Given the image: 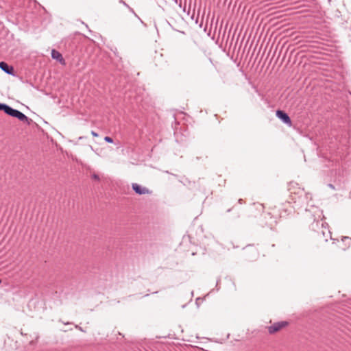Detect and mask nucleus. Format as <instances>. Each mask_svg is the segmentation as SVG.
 Returning <instances> with one entry per match:
<instances>
[{
    "instance_id": "obj_1",
    "label": "nucleus",
    "mask_w": 351,
    "mask_h": 351,
    "mask_svg": "<svg viewBox=\"0 0 351 351\" xmlns=\"http://www.w3.org/2000/svg\"><path fill=\"white\" fill-rule=\"evenodd\" d=\"M8 115L17 118L21 121L26 123L28 125L30 123L31 119L18 110L12 108Z\"/></svg>"
},
{
    "instance_id": "obj_2",
    "label": "nucleus",
    "mask_w": 351,
    "mask_h": 351,
    "mask_svg": "<svg viewBox=\"0 0 351 351\" xmlns=\"http://www.w3.org/2000/svg\"><path fill=\"white\" fill-rule=\"evenodd\" d=\"M8 115L17 118L21 121L26 123L28 125L30 123L31 119L18 110L12 108Z\"/></svg>"
},
{
    "instance_id": "obj_3",
    "label": "nucleus",
    "mask_w": 351,
    "mask_h": 351,
    "mask_svg": "<svg viewBox=\"0 0 351 351\" xmlns=\"http://www.w3.org/2000/svg\"><path fill=\"white\" fill-rule=\"evenodd\" d=\"M288 323L285 321L279 322L274 324L273 325L268 327V331L270 334H274L279 331L282 328L287 326Z\"/></svg>"
},
{
    "instance_id": "obj_4",
    "label": "nucleus",
    "mask_w": 351,
    "mask_h": 351,
    "mask_svg": "<svg viewBox=\"0 0 351 351\" xmlns=\"http://www.w3.org/2000/svg\"><path fill=\"white\" fill-rule=\"evenodd\" d=\"M276 116L278 118H279L283 123L287 124V125H291V120L289 115L285 113V112L282 110H277L276 111Z\"/></svg>"
},
{
    "instance_id": "obj_5",
    "label": "nucleus",
    "mask_w": 351,
    "mask_h": 351,
    "mask_svg": "<svg viewBox=\"0 0 351 351\" xmlns=\"http://www.w3.org/2000/svg\"><path fill=\"white\" fill-rule=\"evenodd\" d=\"M132 189L138 195H144L149 193V190L147 188L143 187L136 183L132 184Z\"/></svg>"
},
{
    "instance_id": "obj_6",
    "label": "nucleus",
    "mask_w": 351,
    "mask_h": 351,
    "mask_svg": "<svg viewBox=\"0 0 351 351\" xmlns=\"http://www.w3.org/2000/svg\"><path fill=\"white\" fill-rule=\"evenodd\" d=\"M0 69L7 74L13 75V67L9 66L5 62H0Z\"/></svg>"
},
{
    "instance_id": "obj_7",
    "label": "nucleus",
    "mask_w": 351,
    "mask_h": 351,
    "mask_svg": "<svg viewBox=\"0 0 351 351\" xmlns=\"http://www.w3.org/2000/svg\"><path fill=\"white\" fill-rule=\"evenodd\" d=\"M51 57L53 59L56 60L60 63H64V60L62 56V54L56 51V49H53L51 51Z\"/></svg>"
},
{
    "instance_id": "obj_8",
    "label": "nucleus",
    "mask_w": 351,
    "mask_h": 351,
    "mask_svg": "<svg viewBox=\"0 0 351 351\" xmlns=\"http://www.w3.org/2000/svg\"><path fill=\"white\" fill-rule=\"evenodd\" d=\"M11 108L10 106L0 103V110L3 111L5 114H9Z\"/></svg>"
},
{
    "instance_id": "obj_9",
    "label": "nucleus",
    "mask_w": 351,
    "mask_h": 351,
    "mask_svg": "<svg viewBox=\"0 0 351 351\" xmlns=\"http://www.w3.org/2000/svg\"><path fill=\"white\" fill-rule=\"evenodd\" d=\"M119 2H120L121 3H122L123 5H124L125 7H127V8L129 9V10H130V12H134L133 9H132V8H130V6H129V5H128V4L124 1H123V0H119Z\"/></svg>"
},
{
    "instance_id": "obj_10",
    "label": "nucleus",
    "mask_w": 351,
    "mask_h": 351,
    "mask_svg": "<svg viewBox=\"0 0 351 351\" xmlns=\"http://www.w3.org/2000/svg\"><path fill=\"white\" fill-rule=\"evenodd\" d=\"M178 5L180 8H182L183 12H186V2L184 3V5L182 6V3L181 0L180 1V3H178Z\"/></svg>"
},
{
    "instance_id": "obj_11",
    "label": "nucleus",
    "mask_w": 351,
    "mask_h": 351,
    "mask_svg": "<svg viewBox=\"0 0 351 351\" xmlns=\"http://www.w3.org/2000/svg\"><path fill=\"white\" fill-rule=\"evenodd\" d=\"M104 141L107 143H113V139L110 136H106L104 138Z\"/></svg>"
},
{
    "instance_id": "obj_12",
    "label": "nucleus",
    "mask_w": 351,
    "mask_h": 351,
    "mask_svg": "<svg viewBox=\"0 0 351 351\" xmlns=\"http://www.w3.org/2000/svg\"><path fill=\"white\" fill-rule=\"evenodd\" d=\"M345 240H349L350 241H351V239L348 237H343L342 238V241H344Z\"/></svg>"
},
{
    "instance_id": "obj_13",
    "label": "nucleus",
    "mask_w": 351,
    "mask_h": 351,
    "mask_svg": "<svg viewBox=\"0 0 351 351\" xmlns=\"http://www.w3.org/2000/svg\"><path fill=\"white\" fill-rule=\"evenodd\" d=\"M91 134L93 136H98V134L97 132H95V131H92L91 132Z\"/></svg>"
},
{
    "instance_id": "obj_14",
    "label": "nucleus",
    "mask_w": 351,
    "mask_h": 351,
    "mask_svg": "<svg viewBox=\"0 0 351 351\" xmlns=\"http://www.w3.org/2000/svg\"><path fill=\"white\" fill-rule=\"evenodd\" d=\"M93 178L94 179H95V180H99V176H98L97 175H95V174H94V175L93 176Z\"/></svg>"
},
{
    "instance_id": "obj_15",
    "label": "nucleus",
    "mask_w": 351,
    "mask_h": 351,
    "mask_svg": "<svg viewBox=\"0 0 351 351\" xmlns=\"http://www.w3.org/2000/svg\"><path fill=\"white\" fill-rule=\"evenodd\" d=\"M328 186H329L330 188L332 189H335L334 186H333L332 184H328Z\"/></svg>"
},
{
    "instance_id": "obj_16",
    "label": "nucleus",
    "mask_w": 351,
    "mask_h": 351,
    "mask_svg": "<svg viewBox=\"0 0 351 351\" xmlns=\"http://www.w3.org/2000/svg\"><path fill=\"white\" fill-rule=\"evenodd\" d=\"M243 200L242 199H239V204H243Z\"/></svg>"
},
{
    "instance_id": "obj_17",
    "label": "nucleus",
    "mask_w": 351,
    "mask_h": 351,
    "mask_svg": "<svg viewBox=\"0 0 351 351\" xmlns=\"http://www.w3.org/2000/svg\"><path fill=\"white\" fill-rule=\"evenodd\" d=\"M175 3H178V0H173Z\"/></svg>"
}]
</instances>
